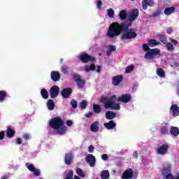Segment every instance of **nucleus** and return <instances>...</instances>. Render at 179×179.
Segmentation results:
<instances>
[{"mask_svg":"<svg viewBox=\"0 0 179 179\" xmlns=\"http://www.w3.org/2000/svg\"><path fill=\"white\" fill-rule=\"evenodd\" d=\"M74 80H76V82H79L80 80H82V79H80V76L78 75V74H75L74 75Z\"/></svg>","mask_w":179,"mask_h":179,"instance_id":"nucleus-44","label":"nucleus"},{"mask_svg":"<svg viewBox=\"0 0 179 179\" xmlns=\"http://www.w3.org/2000/svg\"><path fill=\"white\" fill-rule=\"evenodd\" d=\"M102 160H107L108 159V155L103 154L101 155Z\"/></svg>","mask_w":179,"mask_h":179,"instance_id":"nucleus-51","label":"nucleus"},{"mask_svg":"<svg viewBox=\"0 0 179 179\" xmlns=\"http://www.w3.org/2000/svg\"><path fill=\"white\" fill-rule=\"evenodd\" d=\"M17 145H21L22 138H17Z\"/></svg>","mask_w":179,"mask_h":179,"instance_id":"nucleus-56","label":"nucleus"},{"mask_svg":"<svg viewBox=\"0 0 179 179\" xmlns=\"http://www.w3.org/2000/svg\"><path fill=\"white\" fill-rule=\"evenodd\" d=\"M76 173L78 174V176L81 177V178H85V173L83 172V171L82 169L78 168L76 169Z\"/></svg>","mask_w":179,"mask_h":179,"instance_id":"nucleus-34","label":"nucleus"},{"mask_svg":"<svg viewBox=\"0 0 179 179\" xmlns=\"http://www.w3.org/2000/svg\"><path fill=\"white\" fill-rule=\"evenodd\" d=\"M159 40L163 43V44H166V43H167V38L163 35H159Z\"/></svg>","mask_w":179,"mask_h":179,"instance_id":"nucleus-41","label":"nucleus"},{"mask_svg":"<svg viewBox=\"0 0 179 179\" xmlns=\"http://www.w3.org/2000/svg\"><path fill=\"white\" fill-rule=\"evenodd\" d=\"M108 55H110V54H111V52H114V51H115V46L110 45L108 47Z\"/></svg>","mask_w":179,"mask_h":179,"instance_id":"nucleus-36","label":"nucleus"},{"mask_svg":"<svg viewBox=\"0 0 179 179\" xmlns=\"http://www.w3.org/2000/svg\"><path fill=\"white\" fill-rule=\"evenodd\" d=\"M132 176H134V172L132 169L126 170L122 175V179H131L132 178Z\"/></svg>","mask_w":179,"mask_h":179,"instance_id":"nucleus-12","label":"nucleus"},{"mask_svg":"<svg viewBox=\"0 0 179 179\" xmlns=\"http://www.w3.org/2000/svg\"><path fill=\"white\" fill-rule=\"evenodd\" d=\"M169 132V127L167 126L162 127L161 128V133L162 135H166Z\"/></svg>","mask_w":179,"mask_h":179,"instance_id":"nucleus-38","label":"nucleus"},{"mask_svg":"<svg viewBox=\"0 0 179 179\" xmlns=\"http://www.w3.org/2000/svg\"><path fill=\"white\" fill-rule=\"evenodd\" d=\"M66 125L68 127H72V125H73V122L72 120H67Z\"/></svg>","mask_w":179,"mask_h":179,"instance_id":"nucleus-47","label":"nucleus"},{"mask_svg":"<svg viewBox=\"0 0 179 179\" xmlns=\"http://www.w3.org/2000/svg\"><path fill=\"white\" fill-rule=\"evenodd\" d=\"M73 159V156H72V154H66L64 159L66 164H71V163H72Z\"/></svg>","mask_w":179,"mask_h":179,"instance_id":"nucleus-21","label":"nucleus"},{"mask_svg":"<svg viewBox=\"0 0 179 179\" xmlns=\"http://www.w3.org/2000/svg\"><path fill=\"white\" fill-rule=\"evenodd\" d=\"M101 69V67L100 66H98L96 67V72H100Z\"/></svg>","mask_w":179,"mask_h":179,"instance_id":"nucleus-58","label":"nucleus"},{"mask_svg":"<svg viewBox=\"0 0 179 179\" xmlns=\"http://www.w3.org/2000/svg\"><path fill=\"white\" fill-rule=\"evenodd\" d=\"M47 106L48 110H52L55 107L54 101L50 99L47 103Z\"/></svg>","mask_w":179,"mask_h":179,"instance_id":"nucleus-31","label":"nucleus"},{"mask_svg":"<svg viewBox=\"0 0 179 179\" xmlns=\"http://www.w3.org/2000/svg\"><path fill=\"white\" fill-rule=\"evenodd\" d=\"M6 134H7V136L8 138H12L13 136V135H15V130L10 129V128H8L7 129Z\"/></svg>","mask_w":179,"mask_h":179,"instance_id":"nucleus-32","label":"nucleus"},{"mask_svg":"<svg viewBox=\"0 0 179 179\" xmlns=\"http://www.w3.org/2000/svg\"><path fill=\"white\" fill-rule=\"evenodd\" d=\"M131 99H132L131 94H124L117 98V101H121L122 103H129V101H131Z\"/></svg>","mask_w":179,"mask_h":179,"instance_id":"nucleus-8","label":"nucleus"},{"mask_svg":"<svg viewBox=\"0 0 179 179\" xmlns=\"http://www.w3.org/2000/svg\"><path fill=\"white\" fill-rule=\"evenodd\" d=\"M79 58L80 61H82V62H84V64L89 62V61H91L92 62L90 66H85V72H90V71H94V69H96V66L94 65V62L96 60L94 59V57H92L86 53H83L80 55Z\"/></svg>","mask_w":179,"mask_h":179,"instance_id":"nucleus-4","label":"nucleus"},{"mask_svg":"<svg viewBox=\"0 0 179 179\" xmlns=\"http://www.w3.org/2000/svg\"><path fill=\"white\" fill-rule=\"evenodd\" d=\"M71 104L73 108H76V107H78V102H76V101H75V100H72L71 101Z\"/></svg>","mask_w":179,"mask_h":179,"instance_id":"nucleus-43","label":"nucleus"},{"mask_svg":"<svg viewBox=\"0 0 179 179\" xmlns=\"http://www.w3.org/2000/svg\"><path fill=\"white\" fill-rule=\"evenodd\" d=\"M87 117H92V113H88L85 115Z\"/></svg>","mask_w":179,"mask_h":179,"instance_id":"nucleus-59","label":"nucleus"},{"mask_svg":"<svg viewBox=\"0 0 179 179\" xmlns=\"http://www.w3.org/2000/svg\"><path fill=\"white\" fill-rule=\"evenodd\" d=\"M103 125L107 129H113V128L117 127V124L113 122V120L110 121L109 122L104 123Z\"/></svg>","mask_w":179,"mask_h":179,"instance_id":"nucleus-19","label":"nucleus"},{"mask_svg":"<svg viewBox=\"0 0 179 179\" xmlns=\"http://www.w3.org/2000/svg\"><path fill=\"white\" fill-rule=\"evenodd\" d=\"M137 34L134 29H129L124 31L121 37L122 40H131V38H135Z\"/></svg>","mask_w":179,"mask_h":179,"instance_id":"nucleus-6","label":"nucleus"},{"mask_svg":"<svg viewBox=\"0 0 179 179\" xmlns=\"http://www.w3.org/2000/svg\"><path fill=\"white\" fill-rule=\"evenodd\" d=\"M157 75L160 78H164L166 76V73H164V70L162 69H158L157 71Z\"/></svg>","mask_w":179,"mask_h":179,"instance_id":"nucleus-28","label":"nucleus"},{"mask_svg":"<svg viewBox=\"0 0 179 179\" xmlns=\"http://www.w3.org/2000/svg\"><path fill=\"white\" fill-rule=\"evenodd\" d=\"M88 151L90 152V153H93V152H94V147L90 145L88 148Z\"/></svg>","mask_w":179,"mask_h":179,"instance_id":"nucleus-48","label":"nucleus"},{"mask_svg":"<svg viewBox=\"0 0 179 179\" xmlns=\"http://www.w3.org/2000/svg\"><path fill=\"white\" fill-rule=\"evenodd\" d=\"M117 96L112 95L110 97H102L100 100L101 103H103L105 108H110L111 110H120V103H115Z\"/></svg>","mask_w":179,"mask_h":179,"instance_id":"nucleus-3","label":"nucleus"},{"mask_svg":"<svg viewBox=\"0 0 179 179\" xmlns=\"http://www.w3.org/2000/svg\"><path fill=\"white\" fill-rule=\"evenodd\" d=\"M93 110L96 114H100L101 113V108H100L99 105H93Z\"/></svg>","mask_w":179,"mask_h":179,"instance_id":"nucleus-29","label":"nucleus"},{"mask_svg":"<svg viewBox=\"0 0 179 179\" xmlns=\"http://www.w3.org/2000/svg\"><path fill=\"white\" fill-rule=\"evenodd\" d=\"M99 122H94L90 126V130L92 132H97L99 131Z\"/></svg>","mask_w":179,"mask_h":179,"instance_id":"nucleus-20","label":"nucleus"},{"mask_svg":"<svg viewBox=\"0 0 179 179\" xmlns=\"http://www.w3.org/2000/svg\"><path fill=\"white\" fill-rule=\"evenodd\" d=\"M85 160L88 164H90V167H94V164H96V158L92 155H88Z\"/></svg>","mask_w":179,"mask_h":179,"instance_id":"nucleus-11","label":"nucleus"},{"mask_svg":"<svg viewBox=\"0 0 179 179\" xmlns=\"http://www.w3.org/2000/svg\"><path fill=\"white\" fill-rule=\"evenodd\" d=\"M77 85L79 87V89H82V87H83V86H85V81L84 80H81L80 81L77 82Z\"/></svg>","mask_w":179,"mask_h":179,"instance_id":"nucleus-42","label":"nucleus"},{"mask_svg":"<svg viewBox=\"0 0 179 179\" xmlns=\"http://www.w3.org/2000/svg\"><path fill=\"white\" fill-rule=\"evenodd\" d=\"M176 179H179V173L177 175L176 178Z\"/></svg>","mask_w":179,"mask_h":179,"instance_id":"nucleus-61","label":"nucleus"},{"mask_svg":"<svg viewBox=\"0 0 179 179\" xmlns=\"http://www.w3.org/2000/svg\"><path fill=\"white\" fill-rule=\"evenodd\" d=\"M138 16H139V10L138 9H133L130 11L129 20L122 22L121 24L118 22L112 23L108 29L106 33L107 37L110 38H114V37H117L121 34V31H125V30H128V28L132 25V22L135 20Z\"/></svg>","mask_w":179,"mask_h":179,"instance_id":"nucleus-1","label":"nucleus"},{"mask_svg":"<svg viewBox=\"0 0 179 179\" xmlns=\"http://www.w3.org/2000/svg\"><path fill=\"white\" fill-rule=\"evenodd\" d=\"M123 77L122 75L116 76L113 78V84L114 86H118L122 82Z\"/></svg>","mask_w":179,"mask_h":179,"instance_id":"nucleus-14","label":"nucleus"},{"mask_svg":"<svg viewBox=\"0 0 179 179\" xmlns=\"http://www.w3.org/2000/svg\"><path fill=\"white\" fill-rule=\"evenodd\" d=\"M107 15L110 18L113 19L115 16V12L113 8H109L107 10Z\"/></svg>","mask_w":179,"mask_h":179,"instance_id":"nucleus-30","label":"nucleus"},{"mask_svg":"<svg viewBox=\"0 0 179 179\" xmlns=\"http://www.w3.org/2000/svg\"><path fill=\"white\" fill-rule=\"evenodd\" d=\"M1 179H8V176H3L2 178H1Z\"/></svg>","mask_w":179,"mask_h":179,"instance_id":"nucleus-60","label":"nucleus"},{"mask_svg":"<svg viewBox=\"0 0 179 179\" xmlns=\"http://www.w3.org/2000/svg\"><path fill=\"white\" fill-rule=\"evenodd\" d=\"M115 113L113 111H108L106 113V117L107 120H113V118H115Z\"/></svg>","mask_w":179,"mask_h":179,"instance_id":"nucleus-23","label":"nucleus"},{"mask_svg":"<svg viewBox=\"0 0 179 179\" xmlns=\"http://www.w3.org/2000/svg\"><path fill=\"white\" fill-rule=\"evenodd\" d=\"M51 78L54 82H58V80L61 78V75L59 74V72L58 71H52L51 73Z\"/></svg>","mask_w":179,"mask_h":179,"instance_id":"nucleus-18","label":"nucleus"},{"mask_svg":"<svg viewBox=\"0 0 179 179\" xmlns=\"http://www.w3.org/2000/svg\"><path fill=\"white\" fill-rule=\"evenodd\" d=\"M26 167L27 169H28V170H29V171H31L32 173H34V175H35L36 177H38V176H40V170H38V169H36V167H34V165L33 164H26Z\"/></svg>","mask_w":179,"mask_h":179,"instance_id":"nucleus-9","label":"nucleus"},{"mask_svg":"<svg viewBox=\"0 0 179 179\" xmlns=\"http://www.w3.org/2000/svg\"><path fill=\"white\" fill-rule=\"evenodd\" d=\"M131 1H134V0H131Z\"/></svg>","mask_w":179,"mask_h":179,"instance_id":"nucleus-62","label":"nucleus"},{"mask_svg":"<svg viewBox=\"0 0 179 179\" xmlns=\"http://www.w3.org/2000/svg\"><path fill=\"white\" fill-rule=\"evenodd\" d=\"M153 5H155L153 0H144L143 1V8L144 10L148 9V6H153Z\"/></svg>","mask_w":179,"mask_h":179,"instance_id":"nucleus-16","label":"nucleus"},{"mask_svg":"<svg viewBox=\"0 0 179 179\" xmlns=\"http://www.w3.org/2000/svg\"><path fill=\"white\" fill-rule=\"evenodd\" d=\"M160 54V49L154 48L152 50H150L145 55V59H155L156 55H159Z\"/></svg>","mask_w":179,"mask_h":179,"instance_id":"nucleus-7","label":"nucleus"},{"mask_svg":"<svg viewBox=\"0 0 179 179\" xmlns=\"http://www.w3.org/2000/svg\"><path fill=\"white\" fill-rule=\"evenodd\" d=\"M171 66H173V68H177V66H179V64L178 63H173Z\"/></svg>","mask_w":179,"mask_h":179,"instance_id":"nucleus-57","label":"nucleus"},{"mask_svg":"<svg viewBox=\"0 0 179 179\" xmlns=\"http://www.w3.org/2000/svg\"><path fill=\"white\" fill-rule=\"evenodd\" d=\"M132 71H134L133 65L127 66L125 69V73H130V72H132Z\"/></svg>","mask_w":179,"mask_h":179,"instance_id":"nucleus-40","label":"nucleus"},{"mask_svg":"<svg viewBox=\"0 0 179 179\" xmlns=\"http://www.w3.org/2000/svg\"><path fill=\"white\" fill-rule=\"evenodd\" d=\"M171 43H173V45H177V44H178V41L176 39L171 38Z\"/></svg>","mask_w":179,"mask_h":179,"instance_id":"nucleus-52","label":"nucleus"},{"mask_svg":"<svg viewBox=\"0 0 179 179\" xmlns=\"http://www.w3.org/2000/svg\"><path fill=\"white\" fill-rule=\"evenodd\" d=\"M62 71L63 72V73H68V69L66 67H62Z\"/></svg>","mask_w":179,"mask_h":179,"instance_id":"nucleus-53","label":"nucleus"},{"mask_svg":"<svg viewBox=\"0 0 179 179\" xmlns=\"http://www.w3.org/2000/svg\"><path fill=\"white\" fill-rule=\"evenodd\" d=\"M80 107L81 110H85V108L87 107V101H86L85 100L81 101V103H80Z\"/></svg>","mask_w":179,"mask_h":179,"instance_id":"nucleus-37","label":"nucleus"},{"mask_svg":"<svg viewBox=\"0 0 179 179\" xmlns=\"http://www.w3.org/2000/svg\"><path fill=\"white\" fill-rule=\"evenodd\" d=\"M41 94L44 99H48V92H47V90L42 89L41 91Z\"/></svg>","mask_w":179,"mask_h":179,"instance_id":"nucleus-33","label":"nucleus"},{"mask_svg":"<svg viewBox=\"0 0 179 179\" xmlns=\"http://www.w3.org/2000/svg\"><path fill=\"white\" fill-rule=\"evenodd\" d=\"M176 10V8L174 7H170V8H166L164 10V14L166 16H169V15H171Z\"/></svg>","mask_w":179,"mask_h":179,"instance_id":"nucleus-24","label":"nucleus"},{"mask_svg":"<svg viewBox=\"0 0 179 179\" xmlns=\"http://www.w3.org/2000/svg\"><path fill=\"white\" fill-rule=\"evenodd\" d=\"M166 49L168 50V51H174V46H173V44H171V43H167Z\"/></svg>","mask_w":179,"mask_h":179,"instance_id":"nucleus-39","label":"nucleus"},{"mask_svg":"<svg viewBox=\"0 0 179 179\" xmlns=\"http://www.w3.org/2000/svg\"><path fill=\"white\" fill-rule=\"evenodd\" d=\"M166 33H167L168 34H171L173 33V28H171V27L167 28V29H166Z\"/></svg>","mask_w":179,"mask_h":179,"instance_id":"nucleus-49","label":"nucleus"},{"mask_svg":"<svg viewBox=\"0 0 179 179\" xmlns=\"http://www.w3.org/2000/svg\"><path fill=\"white\" fill-rule=\"evenodd\" d=\"M169 149V145L164 144L157 148L158 155H166L167 153V150Z\"/></svg>","mask_w":179,"mask_h":179,"instance_id":"nucleus-13","label":"nucleus"},{"mask_svg":"<svg viewBox=\"0 0 179 179\" xmlns=\"http://www.w3.org/2000/svg\"><path fill=\"white\" fill-rule=\"evenodd\" d=\"M159 44H160V42H157L155 39H151L148 41L149 47H156V45H159Z\"/></svg>","mask_w":179,"mask_h":179,"instance_id":"nucleus-27","label":"nucleus"},{"mask_svg":"<svg viewBox=\"0 0 179 179\" xmlns=\"http://www.w3.org/2000/svg\"><path fill=\"white\" fill-rule=\"evenodd\" d=\"M71 93H72V90L71 88H65L62 91V96L64 99H66V97L71 96Z\"/></svg>","mask_w":179,"mask_h":179,"instance_id":"nucleus-17","label":"nucleus"},{"mask_svg":"<svg viewBox=\"0 0 179 179\" xmlns=\"http://www.w3.org/2000/svg\"><path fill=\"white\" fill-rule=\"evenodd\" d=\"M23 138H24V139L27 141L28 139H30V135H29L28 134H25L23 135Z\"/></svg>","mask_w":179,"mask_h":179,"instance_id":"nucleus-50","label":"nucleus"},{"mask_svg":"<svg viewBox=\"0 0 179 179\" xmlns=\"http://www.w3.org/2000/svg\"><path fill=\"white\" fill-rule=\"evenodd\" d=\"M6 97V92L5 91H0V103H2Z\"/></svg>","mask_w":179,"mask_h":179,"instance_id":"nucleus-35","label":"nucleus"},{"mask_svg":"<svg viewBox=\"0 0 179 179\" xmlns=\"http://www.w3.org/2000/svg\"><path fill=\"white\" fill-rule=\"evenodd\" d=\"M50 125L59 135H64L66 132V127L64 125V121L59 117H55L50 120Z\"/></svg>","mask_w":179,"mask_h":179,"instance_id":"nucleus-2","label":"nucleus"},{"mask_svg":"<svg viewBox=\"0 0 179 179\" xmlns=\"http://www.w3.org/2000/svg\"><path fill=\"white\" fill-rule=\"evenodd\" d=\"M171 134L173 136H178V135H179V129H178V128L176 127H172L171 128Z\"/></svg>","mask_w":179,"mask_h":179,"instance_id":"nucleus-25","label":"nucleus"},{"mask_svg":"<svg viewBox=\"0 0 179 179\" xmlns=\"http://www.w3.org/2000/svg\"><path fill=\"white\" fill-rule=\"evenodd\" d=\"M171 173V164L169 163H165L163 164V168L162 170V174L165 179H174Z\"/></svg>","mask_w":179,"mask_h":179,"instance_id":"nucleus-5","label":"nucleus"},{"mask_svg":"<svg viewBox=\"0 0 179 179\" xmlns=\"http://www.w3.org/2000/svg\"><path fill=\"white\" fill-rule=\"evenodd\" d=\"M127 15H128V13H127V10H122L119 13V17L121 20H125V19H127Z\"/></svg>","mask_w":179,"mask_h":179,"instance_id":"nucleus-22","label":"nucleus"},{"mask_svg":"<svg viewBox=\"0 0 179 179\" xmlns=\"http://www.w3.org/2000/svg\"><path fill=\"white\" fill-rule=\"evenodd\" d=\"M171 113H172L173 117H177L179 115V107L177 104L171 106Z\"/></svg>","mask_w":179,"mask_h":179,"instance_id":"nucleus-15","label":"nucleus"},{"mask_svg":"<svg viewBox=\"0 0 179 179\" xmlns=\"http://www.w3.org/2000/svg\"><path fill=\"white\" fill-rule=\"evenodd\" d=\"M58 94H59V87L57 85L52 86L50 88V97L55 99V97L58 96Z\"/></svg>","mask_w":179,"mask_h":179,"instance_id":"nucleus-10","label":"nucleus"},{"mask_svg":"<svg viewBox=\"0 0 179 179\" xmlns=\"http://www.w3.org/2000/svg\"><path fill=\"white\" fill-rule=\"evenodd\" d=\"M102 2H101V1H100V0H99L98 1H97V4H96V6H97V8H98V9H101V5H102Z\"/></svg>","mask_w":179,"mask_h":179,"instance_id":"nucleus-46","label":"nucleus"},{"mask_svg":"<svg viewBox=\"0 0 179 179\" xmlns=\"http://www.w3.org/2000/svg\"><path fill=\"white\" fill-rule=\"evenodd\" d=\"M143 50L144 51H149V50H150V48H149V45H148V44L145 43L143 45Z\"/></svg>","mask_w":179,"mask_h":179,"instance_id":"nucleus-45","label":"nucleus"},{"mask_svg":"<svg viewBox=\"0 0 179 179\" xmlns=\"http://www.w3.org/2000/svg\"><path fill=\"white\" fill-rule=\"evenodd\" d=\"M138 154L137 152H134L133 153V157H134V159H138Z\"/></svg>","mask_w":179,"mask_h":179,"instance_id":"nucleus-55","label":"nucleus"},{"mask_svg":"<svg viewBox=\"0 0 179 179\" xmlns=\"http://www.w3.org/2000/svg\"><path fill=\"white\" fill-rule=\"evenodd\" d=\"M101 179L110 178V173L108 172V171L107 170L103 171L101 174Z\"/></svg>","mask_w":179,"mask_h":179,"instance_id":"nucleus-26","label":"nucleus"},{"mask_svg":"<svg viewBox=\"0 0 179 179\" xmlns=\"http://www.w3.org/2000/svg\"><path fill=\"white\" fill-rule=\"evenodd\" d=\"M3 136H5V132L4 131H1L0 132V140L3 139Z\"/></svg>","mask_w":179,"mask_h":179,"instance_id":"nucleus-54","label":"nucleus"}]
</instances>
